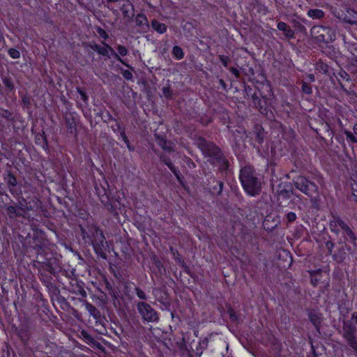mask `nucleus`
<instances>
[{"mask_svg":"<svg viewBox=\"0 0 357 357\" xmlns=\"http://www.w3.org/2000/svg\"><path fill=\"white\" fill-rule=\"evenodd\" d=\"M45 271L50 273H54V268H53L52 265L51 264H46Z\"/></svg>","mask_w":357,"mask_h":357,"instance_id":"56","label":"nucleus"},{"mask_svg":"<svg viewBox=\"0 0 357 357\" xmlns=\"http://www.w3.org/2000/svg\"><path fill=\"white\" fill-rule=\"evenodd\" d=\"M102 43L103 44L104 47H100L99 49H98V51L97 52L100 55H102L104 56H107L108 58H109V52H111L112 55L119 61H120L121 63H122L123 65H125L126 66L128 67V68H130V66L125 63L123 59L119 56L118 53H116L114 49L109 45H108L107 43H106L105 42H102Z\"/></svg>","mask_w":357,"mask_h":357,"instance_id":"10","label":"nucleus"},{"mask_svg":"<svg viewBox=\"0 0 357 357\" xmlns=\"http://www.w3.org/2000/svg\"><path fill=\"white\" fill-rule=\"evenodd\" d=\"M132 286L135 287V285L132 282H126L124 283V293L126 295H128L129 292L131 291Z\"/></svg>","mask_w":357,"mask_h":357,"instance_id":"41","label":"nucleus"},{"mask_svg":"<svg viewBox=\"0 0 357 357\" xmlns=\"http://www.w3.org/2000/svg\"><path fill=\"white\" fill-rule=\"evenodd\" d=\"M344 238L345 240L349 241L351 243H352L355 247L357 246V238L356 236V234L350 227L344 233Z\"/></svg>","mask_w":357,"mask_h":357,"instance_id":"23","label":"nucleus"},{"mask_svg":"<svg viewBox=\"0 0 357 357\" xmlns=\"http://www.w3.org/2000/svg\"><path fill=\"white\" fill-rule=\"evenodd\" d=\"M288 28L287 24L284 22H280L278 24V29L282 31H286V29Z\"/></svg>","mask_w":357,"mask_h":357,"instance_id":"51","label":"nucleus"},{"mask_svg":"<svg viewBox=\"0 0 357 357\" xmlns=\"http://www.w3.org/2000/svg\"><path fill=\"white\" fill-rule=\"evenodd\" d=\"M307 78L309 79L310 82H313L315 81L314 75L312 74H308Z\"/></svg>","mask_w":357,"mask_h":357,"instance_id":"60","label":"nucleus"},{"mask_svg":"<svg viewBox=\"0 0 357 357\" xmlns=\"http://www.w3.org/2000/svg\"><path fill=\"white\" fill-rule=\"evenodd\" d=\"M212 337V335H209L208 337L199 340L197 345L196 346L194 352L196 356H201L204 349L208 347V341Z\"/></svg>","mask_w":357,"mask_h":357,"instance_id":"15","label":"nucleus"},{"mask_svg":"<svg viewBox=\"0 0 357 357\" xmlns=\"http://www.w3.org/2000/svg\"><path fill=\"white\" fill-rule=\"evenodd\" d=\"M89 46L94 51L98 52L99 47H100L99 45L96 43L89 44Z\"/></svg>","mask_w":357,"mask_h":357,"instance_id":"57","label":"nucleus"},{"mask_svg":"<svg viewBox=\"0 0 357 357\" xmlns=\"http://www.w3.org/2000/svg\"><path fill=\"white\" fill-rule=\"evenodd\" d=\"M135 22L140 32L146 33L149 29L150 26L148 18L143 13H138L137 15H135Z\"/></svg>","mask_w":357,"mask_h":357,"instance_id":"12","label":"nucleus"},{"mask_svg":"<svg viewBox=\"0 0 357 357\" xmlns=\"http://www.w3.org/2000/svg\"><path fill=\"white\" fill-rule=\"evenodd\" d=\"M106 287L109 290V294L112 297L113 300L114 301L116 300L118 298V296H119L117 291L116 290L113 289L112 288L111 285L109 284V283H108V282L107 283Z\"/></svg>","mask_w":357,"mask_h":357,"instance_id":"40","label":"nucleus"},{"mask_svg":"<svg viewBox=\"0 0 357 357\" xmlns=\"http://www.w3.org/2000/svg\"><path fill=\"white\" fill-rule=\"evenodd\" d=\"M218 57L222 65L227 68L228 66L229 62H230L229 58L225 55H219Z\"/></svg>","mask_w":357,"mask_h":357,"instance_id":"46","label":"nucleus"},{"mask_svg":"<svg viewBox=\"0 0 357 357\" xmlns=\"http://www.w3.org/2000/svg\"><path fill=\"white\" fill-rule=\"evenodd\" d=\"M336 77L337 79H340V81L342 79L345 80L347 82L351 81L350 75L343 70H341L340 72L337 73V75Z\"/></svg>","mask_w":357,"mask_h":357,"instance_id":"31","label":"nucleus"},{"mask_svg":"<svg viewBox=\"0 0 357 357\" xmlns=\"http://www.w3.org/2000/svg\"><path fill=\"white\" fill-rule=\"evenodd\" d=\"M91 243L96 253L102 259H106L105 250L108 248V245L104 234H99V235H96V238L91 239Z\"/></svg>","mask_w":357,"mask_h":357,"instance_id":"6","label":"nucleus"},{"mask_svg":"<svg viewBox=\"0 0 357 357\" xmlns=\"http://www.w3.org/2000/svg\"><path fill=\"white\" fill-rule=\"evenodd\" d=\"M353 130H354V132L357 135V123L354 125V128H353Z\"/></svg>","mask_w":357,"mask_h":357,"instance_id":"64","label":"nucleus"},{"mask_svg":"<svg viewBox=\"0 0 357 357\" xmlns=\"http://www.w3.org/2000/svg\"><path fill=\"white\" fill-rule=\"evenodd\" d=\"M77 91H78V93H79V95H80V96H81L82 99L84 101H86V100H87V99H88V97H87V96H86V93H85L84 91H82L81 89H79V88H78V89H77Z\"/></svg>","mask_w":357,"mask_h":357,"instance_id":"53","label":"nucleus"},{"mask_svg":"<svg viewBox=\"0 0 357 357\" xmlns=\"http://www.w3.org/2000/svg\"><path fill=\"white\" fill-rule=\"evenodd\" d=\"M196 144L205 156L211 158L210 161L213 165H219L222 168L227 167L228 161L221 150L213 142L199 137L196 140Z\"/></svg>","mask_w":357,"mask_h":357,"instance_id":"2","label":"nucleus"},{"mask_svg":"<svg viewBox=\"0 0 357 357\" xmlns=\"http://www.w3.org/2000/svg\"><path fill=\"white\" fill-rule=\"evenodd\" d=\"M121 74L123 75V77L127 80H132V73L128 70H121Z\"/></svg>","mask_w":357,"mask_h":357,"instance_id":"44","label":"nucleus"},{"mask_svg":"<svg viewBox=\"0 0 357 357\" xmlns=\"http://www.w3.org/2000/svg\"><path fill=\"white\" fill-rule=\"evenodd\" d=\"M162 93H163V96L166 98H171L172 96V91L170 86H168L163 87L162 88Z\"/></svg>","mask_w":357,"mask_h":357,"instance_id":"39","label":"nucleus"},{"mask_svg":"<svg viewBox=\"0 0 357 357\" xmlns=\"http://www.w3.org/2000/svg\"><path fill=\"white\" fill-rule=\"evenodd\" d=\"M255 141L259 144H261L264 142V133L261 130H259L255 136Z\"/></svg>","mask_w":357,"mask_h":357,"instance_id":"43","label":"nucleus"},{"mask_svg":"<svg viewBox=\"0 0 357 357\" xmlns=\"http://www.w3.org/2000/svg\"><path fill=\"white\" fill-rule=\"evenodd\" d=\"M252 103L254 105V106L256 107V108H258L259 109H263L264 107V105L262 104V101L261 100V99L257 96V95L256 93H254L252 96Z\"/></svg>","mask_w":357,"mask_h":357,"instance_id":"30","label":"nucleus"},{"mask_svg":"<svg viewBox=\"0 0 357 357\" xmlns=\"http://www.w3.org/2000/svg\"><path fill=\"white\" fill-rule=\"evenodd\" d=\"M224 183L221 181L217 180L214 176H211L208 179L206 188L213 195H219L222 191Z\"/></svg>","mask_w":357,"mask_h":357,"instance_id":"9","label":"nucleus"},{"mask_svg":"<svg viewBox=\"0 0 357 357\" xmlns=\"http://www.w3.org/2000/svg\"><path fill=\"white\" fill-rule=\"evenodd\" d=\"M338 82L340 85V87H341V89L345 92L347 95H349L350 94V92L349 91H348L345 87L342 84V82H340V79H338Z\"/></svg>","mask_w":357,"mask_h":357,"instance_id":"58","label":"nucleus"},{"mask_svg":"<svg viewBox=\"0 0 357 357\" xmlns=\"http://www.w3.org/2000/svg\"><path fill=\"white\" fill-rule=\"evenodd\" d=\"M296 215L295 213L289 212L287 214V220L289 223H291V222H294L296 220Z\"/></svg>","mask_w":357,"mask_h":357,"instance_id":"47","label":"nucleus"},{"mask_svg":"<svg viewBox=\"0 0 357 357\" xmlns=\"http://www.w3.org/2000/svg\"><path fill=\"white\" fill-rule=\"evenodd\" d=\"M119 8L122 13L124 19L128 22L132 20L135 17V7L130 0H120Z\"/></svg>","mask_w":357,"mask_h":357,"instance_id":"8","label":"nucleus"},{"mask_svg":"<svg viewBox=\"0 0 357 357\" xmlns=\"http://www.w3.org/2000/svg\"><path fill=\"white\" fill-rule=\"evenodd\" d=\"M351 319H354L355 321V323L357 325V312H354L352 314V317H351Z\"/></svg>","mask_w":357,"mask_h":357,"instance_id":"62","label":"nucleus"},{"mask_svg":"<svg viewBox=\"0 0 357 357\" xmlns=\"http://www.w3.org/2000/svg\"><path fill=\"white\" fill-rule=\"evenodd\" d=\"M301 89H302V91L303 93H305V94L310 95L312 93V87L310 86V85L308 83H307L304 81L301 82Z\"/></svg>","mask_w":357,"mask_h":357,"instance_id":"32","label":"nucleus"},{"mask_svg":"<svg viewBox=\"0 0 357 357\" xmlns=\"http://www.w3.org/2000/svg\"><path fill=\"white\" fill-rule=\"evenodd\" d=\"M308 318L317 331H319V326L321 322V314L316 312H310L308 313Z\"/></svg>","mask_w":357,"mask_h":357,"instance_id":"20","label":"nucleus"},{"mask_svg":"<svg viewBox=\"0 0 357 357\" xmlns=\"http://www.w3.org/2000/svg\"><path fill=\"white\" fill-rule=\"evenodd\" d=\"M83 303L86 310L89 312L91 316H92L96 319H98L100 317V311L93 305L87 302L86 301H84Z\"/></svg>","mask_w":357,"mask_h":357,"instance_id":"18","label":"nucleus"},{"mask_svg":"<svg viewBox=\"0 0 357 357\" xmlns=\"http://www.w3.org/2000/svg\"><path fill=\"white\" fill-rule=\"evenodd\" d=\"M228 314H229V318L232 321H236L238 320V317L235 312V311L229 307L228 309V311H227Z\"/></svg>","mask_w":357,"mask_h":357,"instance_id":"45","label":"nucleus"},{"mask_svg":"<svg viewBox=\"0 0 357 357\" xmlns=\"http://www.w3.org/2000/svg\"><path fill=\"white\" fill-rule=\"evenodd\" d=\"M229 71L232 74H234L236 76V77H237V78L239 77L240 72L236 68L231 67V68H229Z\"/></svg>","mask_w":357,"mask_h":357,"instance_id":"55","label":"nucleus"},{"mask_svg":"<svg viewBox=\"0 0 357 357\" xmlns=\"http://www.w3.org/2000/svg\"><path fill=\"white\" fill-rule=\"evenodd\" d=\"M0 116L9 121H13L15 120V116L12 112L2 108H0Z\"/></svg>","mask_w":357,"mask_h":357,"instance_id":"26","label":"nucleus"},{"mask_svg":"<svg viewBox=\"0 0 357 357\" xmlns=\"http://www.w3.org/2000/svg\"><path fill=\"white\" fill-rule=\"evenodd\" d=\"M329 227L331 231L338 235L342 229L344 233L349 229V225L342 220L337 215H333L329 222Z\"/></svg>","mask_w":357,"mask_h":357,"instance_id":"7","label":"nucleus"},{"mask_svg":"<svg viewBox=\"0 0 357 357\" xmlns=\"http://www.w3.org/2000/svg\"><path fill=\"white\" fill-rule=\"evenodd\" d=\"M326 248L328 250V253L331 255L334 248V243L332 241H328L326 243Z\"/></svg>","mask_w":357,"mask_h":357,"instance_id":"50","label":"nucleus"},{"mask_svg":"<svg viewBox=\"0 0 357 357\" xmlns=\"http://www.w3.org/2000/svg\"><path fill=\"white\" fill-rule=\"evenodd\" d=\"M284 35L288 38H294L295 36L294 31L288 27L286 31H284Z\"/></svg>","mask_w":357,"mask_h":357,"instance_id":"48","label":"nucleus"},{"mask_svg":"<svg viewBox=\"0 0 357 357\" xmlns=\"http://www.w3.org/2000/svg\"><path fill=\"white\" fill-rule=\"evenodd\" d=\"M97 32L100 35V36L105 40H107L109 37L107 32L103 29H102L100 27H98L97 29Z\"/></svg>","mask_w":357,"mask_h":357,"instance_id":"49","label":"nucleus"},{"mask_svg":"<svg viewBox=\"0 0 357 357\" xmlns=\"http://www.w3.org/2000/svg\"><path fill=\"white\" fill-rule=\"evenodd\" d=\"M152 28L159 33H164L167 31V26L165 24L160 23L156 20H153L151 22Z\"/></svg>","mask_w":357,"mask_h":357,"instance_id":"24","label":"nucleus"},{"mask_svg":"<svg viewBox=\"0 0 357 357\" xmlns=\"http://www.w3.org/2000/svg\"><path fill=\"white\" fill-rule=\"evenodd\" d=\"M294 194V191L289 190L287 189H282L277 191V195L279 197H282L284 199L290 198L291 195Z\"/></svg>","mask_w":357,"mask_h":357,"instance_id":"28","label":"nucleus"},{"mask_svg":"<svg viewBox=\"0 0 357 357\" xmlns=\"http://www.w3.org/2000/svg\"><path fill=\"white\" fill-rule=\"evenodd\" d=\"M30 326L28 321H25L21 324L19 329L17 330V335L24 343L28 341L30 337L29 333Z\"/></svg>","mask_w":357,"mask_h":357,"instance_id":"14","label":"nucleus"},{"mask_svg":"<svg viewBox=\"0 0 357 357\" xmlns=\"http://www.w3.org/2000/svg\"><path fill=\"white\" fill-rule=\"evenodd\" d=\"M239 178L244 190L250 196L255 197L261 192V178L251 165L241 168Z\"/></svg>","mask_w":357,"mask_h":357,"instance_id":"1","label":"nucleus"},{"mask_svg":"<svg viewBox=\"0 0 357 357\" xmlns=\"http://www.w3.org/2000/svg\"><path fill=\"white\" fill-rule=\"evenodd\" d=\"M80 294L83 296V297H86V292L84 289H81L80 291Z\"/></svg>","mask_w":357,"mask_h":357,"instance_id":"63","label":"nucleus"},{"mask_svg":"<svg viewBox=\"0 0 357 357\" xmlns=\"http://www.w3.org/2000/svg\"><path fill=\"white\" fill-rule=\"evenodd\" d=\"M172 54L177 59H181L184 56L183 50L178 46H174L172 50Z\"/></svg>","mask_w":357,"mask_h":357,"instance_id":"29","label":"nucleus"},{"mask_svg":"<svg viewBox=\"0 0 357 357\" xmlns=\"http://www.w3.org/2000/svg\"><path fill=\"white\" fill-rule=\"evenodd\" d=\"M138 313L143 321L146 322H156L159 320L158 313L149 304L140 301L136 304Z\"/></svg>","mask_w":357,"mask_h":357,"instance_id":"5","label":"nucleus"},{"mask_svg":"<svg viewBox=\"0 0 357 357\" xmlns=\"http://www.w3.org/2000/svg\"><path fill=\"white\" fill-rule=\"evenodd\" d=\"M219 84L222 86L223 89L227 88V84H225V81L222 79H219Z\"/></svg>","mask_w":357,"mask_h":357,"instance_id":"61","label":"nucleus"},{"mask_svg":"<svg viewBox=\"0 0 357 357\" xmlns=\"http://www.w3.org/2000/svg\"><path fill=\"white\" fill-rule=\"evenodd\" d=\"M9 56L13 59H18L20 57V52L19 50L10 48L8 51Z\"/></svg>","mask_w":357,"mask_h":357,"instance_id":"36","label":"nucleus"},{"mask_svg":"<svg viewBox=\"0 0 357 357\" xmlns=\"http://www.w3.org/2000/svg\"><path fill=\"white\" fill-rule=\"evenodd\" d=\"M6 184L9 188V190L11 193H13V188L17 185V178L15 176L11 173L8 172L7 176L4 178Z\"/></svg>","mask_w":357,"mask_h":357,"instance_id":"19","label":"nucleus"},{"mask_svg":"<svg viewBox=\"0 0 357 357\" xmlns=\"http://www.w3.org/2000/svg\"><path fill=\"white\" fill-rule=\"evenodd\" d=\"M116 121L115 126H112L113 130L114 132H119L121 133V131L123 130L121 129V123L118 122L116 120L114 119Z\"/></svg>","mask_w":357,"mask_h":357,"instance_id":"52","label":"nucleus"},{"mask_svg":"<svg viewBox=\"0 0 357 357\" xmlns=\"http://www.w3.org/2000/svg\"><path fill=\"white\" fill-rule=\"evenodd\" d=\"M293 182L296 189L310 197L313 204L317 205V197H319V188L314 182L303 176H297Z\"/></svg>","mask_w":357,"mask_h":357,"instance_id":"3","label":"nucleus"},{"mask_svg":"<svg viewBox=\"0 0 357 357\" xmlns=\"http://www.w3.org/2000/svg\"><path fill=\"white\" fill-rule=\"evenodd\" d=\"M28 210H29V208L27 206L26 201L22 198L19 201L18 211L26 212Z\"/></svg>","mask_w":357,"mask_h":357,"instance_id":"33","label":"nucleus"},{"mask_svg":"<svg viewBox=\"0 0 357 357\" xmlns=\"http://www.w3.org/2000/svg\"><path fill=\"white\" fill-rule=\"evenodd\" d=\"M116 48H117L118 53H119L118 54L119 56H120V55L122 56H126L128 53V49L123 45H118Z\"/></svg>","mask_w":357,"mask_h":357,"instance_id":"37","label":"nucleus"},{"mask_svg":"<svg viewBox=\"0 0 357 357\" xmlns=\"http://www.w3.org/2000/svg\"><path fill=\"white\" fill-rule=\"evenodd\" d=\"M342 337L347 344L356 352H357V336L355 334L342 335Z\"/></svg>","mask_w":357,"mask_h":357,"instance_id":"17","label":"nucleus"},{"mask_svg":"<svg viewBox=\"0 0 357 357\" xmlns=\"http://www.w3.org/2000/svg\"><path fill=\"white\" fill-rule=\"evenodd\" d=\"M356 331V327L354 325L351 320L343 321L342 335L355 334Z\"/></svg>","mask_w":357,"mask_h":357,"instance_id":"16","label":"nucleus"},{"mask_svg":"<svg viewBox=\"0 0 357 357\" xmlns=\"http://www.w3.org/2000/svg\"><path fill=\"white\" fill-rule=\"evenodd\" d=\"M6 213L10 218H15L17 217L23 216L22 213L18 211L15 206H8L6 208Z\"/></svg>","mask_w":357,"mask_h":357,"instance_id":"21","label":"nucleus"},{"mask_svg":"<svg viewBox=\"0 0 357 357\" xmlns=\"http://www.w3.org/2000/svg\"><path fill=\"white\" fill-rule=\"evenodd\" d=\"M2 82L4 86L10 91H12L14 90L15 86L13 82V79L10 77H2Z\"/></svg>","mask_w":357,"mask_h":357,"instance_id":"27","label":"nucleus"},{"mask_svg":"<svg viewBox=\"0 0 357 357\" xmlns=\"http://www.w3.org/2000/svg\"><path fill=\"white\" fill-rule=\"evenodd\" d=\"M160 160L164 162L174 174L176 178L179 182H181V174L180 171L174 165L171 158L167 156L165 153H160L158 155Z\"/></svg>","mask_w":357,"mask_h":357,"instance_id":"11","label":"nucleus"},{"mask_svg":"<svg viewBox=\"0 0 357 357\" xmlns=\"http://www.w3.org/2000/svg\"><path fill=\"white\" fill-rule=\"evenodd\" d=\"M135 290L137 297L142 300H146L147 296L145 292L137 287H135Z\"/></svg>","mask_w":357,"mask_h":357,"instance_id":"34","label":"nucleus"},{"mask_svg":"<svg viewBox=\"0 0 357 357\" xmlns=\"http://www.w3.org/2000/svg\"><path fill=\"white\" fill-rule=\"evenodd\" d=\"M90 231L91 232V239L96 238V235H99V234H103L102 231L97 227H91Z\"/></svg>","mask_w":357,"mask_h":357,"instance_id":"42","label":"nucleus"},{"mask_svg":"<svg viewBox=\"0 0 357 357\" xmlns=\"http://www.w3.org/2000/svg\"><path fill=\"white\" fill-rule=\"evenodd\" d=\"M344 133L346 135V137L348 140H350L351 142L354 143H357V139L351 132L345 130L344 131Z\"/></svg>","mask_w":357,"mask_h":357,"instance_id":"38","label":"nucleus"},{"mask_svg":"<svg viewBox=\"0 0 357 357\" xmlns=\"http://www.w3.org/2000/svg\"><path fill=\"white\" fill-rule=\"evenodd\" d=\"M36 143L42 146L44 149H47V140L45 135V132L38 133L36 136Z\"/></svg>","mask_w":357,"mask_h":357,"instance_id":"22","label":"nucleus"},{"mask_svg":"<svg viewBox=\"0 0 357 357\" xmlns=\"http://www.w3.org/2000/svg\"><path fill=\"white\" fill-rule=\"evenodd\" d=\"M155 142L164 151L169 153L174 151L172 143L167 141L165 136L155 134Z\"/></svg>","mask_w":357,"mask_h":357,"instance_id":"13","label":"nucleus"},{"mask_svg":"<svg viewBox=\"0 0 357 357\" xmlns=\"http://www.w3.org/2000/svg\"><path fill=\"white\" fill-rule=\"evenodd\" d=\"M310 34L317 43L328 44L335 39V31L328 26L317 25L310 29Z\"/></svg>","mask_w":357,"mask_h":357,"instance_id":"4","label":"nucleus"},{"mask_svg":"<svg viewBox=\"0 0 357 357\" xmlns=\"http://www.w3.org/2000/svg\"><path fill=\"white\" fill-rule=\"evenodd\" d=\"M66 123L68 129L70 130L71 133H73V131L76 130L75 124L73 119H66Z\"/></svg>","mask_w":357,"mask_h":357,"instance_id":"35","label":"nucleus"},{"mask_svg":"<svg viewBox=\"0 0 357 357\" xmlns=\"http://www.w3.org/2000/svg\"><path fill=\"white\" fill-rule=\"evenodd\" d=\"M120 135H121L122 139L123 140V142L126 144V145H128L129 139L127 137L125 131L124 130L121 131Z\"/></svg>","mask_w":357,"mask_h":357,"instance_id":"54","label":"nucleus"},{"mask_svg":"<svg viewBox=\"0 0 357 357\" xmlns=\"http://www.w3.org/2000/svg\"><path fill=\"white\" fill-rule=\"evenodd\" d=\"M100 200L102 202V203L103 204H107L108 202V197L107 196H102L101 198H100Z\"/></svg>","mask_w":357,"mask_h":357,"instance_id":"59","label":"nucleus"},{"mask_svg":"<svg viewBox=\"0 0 357 357\" xmlns=\"http://www.w3.org/2000/svg\"><path fill=\"white\" fill-rule=\"evenodd\" d=\"M307 15L312 19L320 20L324 17V12L321 9H310Z\"/></svg>","mask_w":357,"mask_h":357,"instance_id":"25","label":"nucleus"}]
</instances>
